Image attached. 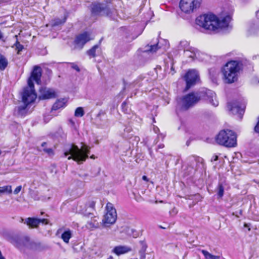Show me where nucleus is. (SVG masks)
<instances>
[{
  "mask_svg": "<svg viewBox=\"0 0 259 259\" xmlns=\"http://www.w3.org/2000/svg\"><path fill=\"white\" fill-rule=\"evenodd\" d=\"M204 100L214 107L219 105L216 94L214 92L207 89H202L196 93L189 94L178 100L177 109L181 111L188 110L199 101Z\"/></svg>",
  "mask_w": 259,
  "mask_h": 259,
  "instance_id": "f257e3e1",
  "label": "nucleus"
},
{
  "mask_svg": "<svg viewBox=\"0 0 259 259\" xmlns=\"http://www.w3.org/2000/svg\"><path fill=\"white\" fill-rule=\"evenodd\" d=\"M231 20L229 15L220 20L212 14H207L198 16L196 19V24L205 30L216 32L220 28L228 27Z\"/></svg>",
  "mask_w": 259,
  "mask_h": 259,
  "instance_id": "f03ea898",
  "label": "nucleus"
},
{
  "mask_svg": "<svg viewBox=\"0 0 259 259\" xmlns=\"http://www.w3.org/2000/svg\"><path fill=\"white\" fill-rule=\"evenodd\" d=\"M41 75V68L38 66H34L31 76L28 80V87L25 88L23 91V99L25 102H34L36 98L33 81H35L37 84H39Z\"/></svg>",
  "mask_w": 259,
  "mask_h": 259,
  "instance_id": "7ed1b4c3",
  "label": "nucleus"
},
{
  "mask_svg": "<svg viewBox=\"0 0 259 259\" xmlns=\"http://www.w3.org/2000/svg\"><path fill=\"white\" fill-rule=\"evenodd\" d=\"M90 147L82 144L80 148L74 145H69L64 149V155L68 159H73L78 163L85 161L90 153Z\"/></svg>",
  "mask_w": 259,
  "mask_h": 259,
  "instance_id": "20e7f679",
  "label": "nucleus"
},
{
  "mask_svg": "<svg viewBox=\"0 0 259 259\" xmlns=\"http://www.w3.org/2000/svg\"><path fill=\"white\" fill-rule=\"evenodd\" d=\"M241 69V63L237 61H230L223 67L222 70L224 81L231 83L238 79V74Z\"/></svg>",
  "mask_w": 259,
  "mask_h": 259,
  "instance_id": "39448f33",
  "label": "nucleus"
},
{
  "mask_svg": "<svg viewBox=\"0 0 259 259\" xmlns=\"http://www.w3.org/2000/svg\"><path fill=\"white\" fill-rule=\"evenodd\" d=\"M216 142L227 147H235L237 144L236 135L231 130H222L216 137Z\"/></svg>",
  "mask_w": 259,
  "mask_h": 259,
  "instance_id": "423d86ee",
  "label": "nucleus"
},
{
  "mask_svg": "<svg viewBox=\"0 0 259 259\" xmlns=\"http://www.w3.org/2000/svg\"><path fill=\"white\" fill-rule=\"evenodd\" d=\"M11 243L20 249H35L37 244L31 241L28 237H15L11 240Z\"/></svg>",
  "mask_w": 259,
  "mask_h": 259,
  "instance_id": "0eeeda50",
  "label": "nucleus"
},
{
  "mask_svg": "<svg viewBox=\"0 0 259 259\" xmlns=\"http://www.w3.org/2000/svg\"><path fill=\"white\" fill-rule=\"evenodd\" d=\"M106 211V212L102 220V226L105 228L109 227L110 225L114 224L117 219L116 211L112 203H107Z\"/></svg>",
  "mask_w": 259,
  "mask_h": 259,
  "instance_id": "6e6552de",
  "label": "nucleus"
},
{
  "mask_svg": "<svg viewBox=\"0 0 259 259\" xmlns=\"http://www.w3.org/2000/svg\"><path fill=\"white\" fill-rule=\"evenodd\" d=\"M202 0H181L180 8L185 13L190 14L198 9Z\"/></svg>",
  "mask_w": 259,
  "mask_h": 259,
  "instance_id": "1a4fd4ad",
  "label": "nucleus"
},
{
  "mask_svg": "<svg viewBox=\"0 0 259 259\" xmlns=\"http://www.w3.org/2000/svg\"><path fill=\"white\" fill-rule=\"evenodd\" d=\"M91 12L95 15L109 16L111 9L107 3H95L92 5Z\"/></svg>",
  "mask_w": 259,
  "mask_h": 259,
  "instance_id": "9d476101",
  "label": "nucleus"
},
{
  "mask_svg": "<svg viewBox=\"0 0 259 259\" xmlns=\"http://www.w3.org/2000/svg\"><path fill=\"white\" fill-rule=\"evenodd\" d=\"M184 78L188 89L195 84L199 80L198 72L195 69L189 70L185 75Z\"/></svg>",
  "mask_w": 259,
  "mask_h": 259,
  "instance_id": "9b49d317",
  "label": "nucleus"
},
{
  "mask_svg": "<svg viewBox=\"0 0 259 259\" xmlns=\"http://www.w3.org/2000/svg\"><path fill=\"white\" fill-rule=\"evenodd\" d=\"M228 107L233 114L238 115L240 119L242 118L244 112L245 106L244 105H240L239 102H234L229 103Z\"/></svg>",
  "mask_w": 259,
  "mask_h": 259,
  "instance_id": "f8f14e48",
  "label": "nucleus"
},
{
  "mask_svg": "<svg viewBox=\"0 0 259 259\" xmlns=\"http://www.w3.org/2000/svg\"><path fill=\"white\" fill-rule=\"evenodd\" d=\"M93 39L89 33L85 32L77 36L75 43L76 47L81 49L85 43Z\"/></svg>",
  "mask_w": 259,
  "mask_h": 259,
  "instance_id": "ddd939ff",
  "label": "nucleus"
},
{
  "mask_svg": "<svg viewBox=\"0 0 259 259\" xmlns=\"http://www.w3.org/2000/svg\"><path fill=\"white\" fill-rule=\"evenodd\" d=\"M55 97V92L52 89L47 88H42L40 89L39 99H48Z\"/></svg>",
  "mask_w": 259,
  "mask_h": 259,
  "instance_id": "4468645a",
  "label": "nucleus"
},
{
  "mask_svg": "<svg viewBox=\"0 0 259 259\" xmlns=\"http://www.w3.org/2000/svg\"><path fill=\"white\" fill-rule=\"evenodd\" d=\"M132 250V248L125 245H118L115 246L112 252L117 255H120L127 253Z\"/></svg>",
  "mask_w": 259,
  "mask_h": 259,
  "instance_id": "2eb2a0df",
  "label": "nucleus"
},
{
  "mask_svg": "<svg viewBox=\"0 0 259 259\" xmlns=\"http://www.w3.org/2000/svg\"><path fill=\"white\" fill-rule=\"evenodd\" d=\"M22 101L24 103V105L22 106H20L18 107L17 110L15 111V112H17L16 114L18 116H24L26 115L27 110H26V107L27 105L33 102H25V101L23 99V93L22 95Z\"/></svg>",
  "mask_w": 259,
  "mask_h": 259,
  "instance_id": "dca6fc26",
  "label": "nucleus"
},
{
  "mask_svg": "<svg viewBox=\"0 0 259 259\" xmlns=\"http://www.w3.org/2000/svg\"><path fill=\"white\" fill-rule=\"evenodd\" d=\"M98 220L99 218L97 217L92 218L91 220L87 222L85 225L86 227L91 230L99 228Z\"/></svg>",
  "mask_w": 259,
  "mask_h": 259,
  "instance_id": "f3484780",
  "label": "nucleus"
},
{
  "mask_svg": "<svg viewBox=\"0 0 259 259\" xmlns=\"http://www.w3.org/2000/svg\"><path fill=\"white\" fill-rule=\"evenodd\" d=\"M39 222L38 219L28 218L25 220V223L30 228H37L39 225Z\"/></svg>",
  "mask_w": 259,
  "mask_h": 259,
  "instance_id": "a211bd4d",
  "label": "nucleus"
},
{
  "mask_svg": "<svg viewBox=\"0 0 259 259\" xmlns=\"http://www.w3.org/2000/svg\"><path fill=\"white\" fill-rule=\"evenodd\" d=\"M66 106V100L64 99L57 100L53 105L52 108V112L60 108H64Z\"/></svg>",
  "mask_w": 259,
  "mask_h": 259,
  "instance_id": "6ab92c4d",
  "label": "nucleus"
},
{
  "mask_svg": "<svg viewBox=\"0 0 259 259\" xmlns=\"http://www.w3.org/2000/svg\"><path fill=\"white\" fill-rule=\"evenodd\" d=\"M185 54L188 57L192 59L193 60L195 59H200V53L198 51H189L187 50L185 51Z\"/></svg>",
  "mask_w": 259,
  "mask_h": 259,
  "instance_id": "aec40b11",
  "label": "nucleus"
},
{
  "mask_svg": "<svg viewBox=\"0 0 259 259\" xmlns=\"http://www.w3.org/2000/svg\"><path fill=\"white\" fill-rule=\"evenodd\" d=\"M8 61L2 54H0V70L4 71L8 66Z\"/></svg>",
  "mask_w": 259,
  "mask_h": 259,
  "instance_id": "412c9836",
  "label": "nucleus"
},
{
  "mask_svg": "<svg viewBox=\"0 0 259 259\" xmlns=\"http://www.w3.org/2000/svg\"><path fill=\"white\" fill-rule=\"evenodd\" d=\"M71 237L72 232L69 229L64 231L61 235V238L63 241L66 243L69 242V241Z\"/></svg>",
  "mask_w": 259,
  "mask_h": 259,
  "instance_id": "4be33fe9",
  "label": "nucleus"
},
{
  "mask_svg": "<svg viewBox=\"0 0 259 259\" xmlns=\"http://www.w3.org/2000/svg\"><path fill=\"white\" fill-rule=\"evenodd\" d=\"M201 252L206 259H220L219 256L212 255L206 250H202Z\"/></svg>",
  "mask_w": 259,
  "mask_h": 259,
  "instance_id": "5701e85b",
  "label": "nucleus"
},
{
  "mask_svg": "<svg viewBox=\"0 0 259 259\" xmlns=\"http://www.w3.org/2000/svg\"><path fill=\"white\" fill-rule=\"evenodd\" d=\"M12 192V186L10 185L0 187V194L4 193L11 194Z\"/></svg>",
  "mask_w": 259,
  "mask_h": 259,
  "instance_id": "b1692460",
  "label": "nucleus"
},
{
  "mask_svg": "<svg viewBox=\"0 0 259 259\" xmlns=\"http://www.w3.org/2000/svg\"><path fill=\"white\" fill-rule=\"evenodd\" d=\"M98 48L99 46L98 45H95L87 52L88 55L92 57H95L96 56V49Z\"/></svg>",
  "mask_w": 259,
  "mask_h": 259,
  "instance_id": "393cba45",
  "label": "nucleus"
},
{
  "mask_svg": "<svg viewBox=\"0 0 259 259\" xmlns=\"http://www.w3.org/2000/svg\"><path fill=\"white\" fill-rule=\"evenodd\" d=\"M84 114V112L82 107H78L76 109L74 115L76 117H82Z\"/></svg>",
  "mask_w": 259,
  "mask_h": 259,
  "instance_id": "a878e982",
  "label": "nucleus"
},
{
  "mask_svg": "<svg viewBox=\"0 0 259 259\" xmlns=\"http://www.w3.org/2000/svg\"><path fill=\"white\" fill-rule=\"evenodd\" d=\"M147 47V49L145 50V51L150 52L152 53L155 52L159 48L158 47V44L154 45L148 46Z\"/></svg>",
  "mask_w": 259,
  "mask_h": 259,
  "instance_id": "bb28decb",
  "label": "nucleus"
},
{
  "mask_svg": "<svg viewBox=\"0 0 259 259\" xmlns=\"http://www.w3.org/2000/svg\"><path fill=\"white\" fill-rule=\"evenodd\" d=\"M12 47H15V49L17 51V54H19L20 52L24 49L23 46L21 45L18 40L16 41V43Z\"/></svg>",
  "mask_w": 259,
  "mask_h": 259,
  "instance_id": "cd10ccee",
  "label": "nucleus"
},
{
  "mask_svg": "<svg viewBox=\"0 0 259 259\" xmlns=\"http://www.w3.org/2000/svg\"><path fill=\"white\" fill-rule=\"evenodd\" d=\"M218 194L219 197H222L224 195V187L221 184H219L218 187Z\"/></svg>",
  "mask_w": 259,
  "mask_h": 259,
  "instance_id": "c85d7f7f",
  "label": "nucleus"
},
{
  "mask_svg": "<svg viewBox=\"0 0 259 259\" xmlns=\"http://www.w3.org/2000/svg\"><path fill=\"white\" fill-rule=\"evenodd\" d=\"M95 203L96 202L95 201L90 200L87 202L86 206L89 208H90L92 209H94Z\"/></svg>",
  "mask_w": 259,
  "mask_h": 259,
  "instance_id": "c756f323",
  "label": "nucleus"
},
{
  "mask_svg": "<svg viewBox=\"0 0 259 259\" xmlns=\"http://www.w3.org/2000/svg\"><path fill=\"white\" fill-rule=\"evenodd\" d=\"M78 175H79V177L83 180H88L89 177V174L87 173H85V172L80 173V174H79Z\"/></svg>",
  "mask_w": 259,
  "mask_h": 259,
  "instance_id": "7c9ffc66",
  "label": "nucleus"
},
{
  "mask_svg": "<svg viewBox=\"0 0 259 259\" xmlns=\"http://www.w3.org/2000/svg\"><path fill=\"white\" fill-rule=\"evenodd\" d=\"M178 210L175 207H174L169 211V213L171 216H175L178 213Z\"/></svg>",
  "mask_w": 259,
  "mask_h": 259,
  "instance_id": "2f4dec72",
  "label": "nucleus"
},
{
  "mask_svg": "<svg viewBox=\"0 0 259 259\" xmlns=\"http://www.w3.org/2000/svg\"><path fill=\"white\" fill-rule=\"evenodd\" d=\"M70 65H71V67L73 69L75 70L77 72H79L80 71V69H79V67L77 66V64H75L74 63H70Z\"/></svg>",
  "mask_w": 259,
  "mask_h": 259,
  "instance_id": "473e14b6",
  "label": "nucleus"
},
{
  "mask_svg": "<svg viewBox=\"0 0 259 259\" xmlns=\"http://www.w3.org/2000/svg\"><path fill=\"white\" fill-rule=\"evenodd\" d=\"M44 151L48 153L49 155H53V151L51 148L44 149Z\"/></svg>",
  "mask_w": 259,
  "mask_h": 259,
  "instance_id": "72a5a7b5",
  "label": "nucleus"
},
{
  "mask_svg": "<svg viewBox=\"0 0 259 259\" xmlns=\"http://www.w3.org/2000/svg\"><path fill=\"white\" fill-rule=\"evenodd\" d=\"M21 189H22L21 186H19L17 187L14 191V193L16 195L18 194L21 190Z\"/></svg>",
  "mask_w": 259,
  "mask_h": 259,
  "instance_id": "f704fd0d",
  "label": "nucleus"
},
{
  "mask_svg": "<svg viewBox=\"0 0 259 259\" xmlns=\"http://www.w3.org/2000/svg\"><path fill=\"white\" fill-rule=\"evenodd\" d=\"M64 22H65V20L62 21V20H59V19L56 20H55V22L53 24V25L54 26L58 25L59 24H61L64 23Z\"/></svg>",
  "mask_w": 259,
  "mask_h": 259,
  "instance_id": "c9c22d12",
  "label": "nucleus"
},
{
  "mask_svg": "<svg viewBox=\"0 0 259 259\" xmlns=\"http://www.w3.org/2000/svg\"><path fill=\"white\" fill-rule=\"evenodd\" d=\"M38 220L39 221V224L40 223H42V224H45L46 225L48 224V223H49V221H48V220L47 219H38Z\"/></svg>",
  "mask_w": 259,
  "mask_h": 259,
  "instance_id": "e433bc0d",
  "label": "nucleus"
},
{
  "mask_svg": "<svg viewBox=\"0 0 259 259\" xmlns=\"http://www.w3.org/2000/svg\"><path fill=\"white\" fill-rule=\"evenodd\" d=\"M218 159V156L213 155L211 158V161H217Z\"/></svg>",
  "mask_w": 259,
  "mask_h": 259,
  "instance_id": "4c0bfd02",
  "label": "nucleus"
},
{
  "mask_svg": "<svg viewBox=\"0 0 259 259\" xmlns=\"http://www.w3.org/2000/svg\"><path fill=\"white\" fill-rule=\"evenodd\" d=\"M0 259H6L5 257L3 255L2 251L0 250Z\"/></svg>",
  "mask_w": 259,
  "mask_h": 259,
  "instance_id": "58836bf2",
  "label": "nucleus"
},
{
  "mask_svg": "<svg viewBox=\"0 0 259 259\" xmlns=\"http://www.w3.org/2000/svg\"><path fill=\"white\" fill-rule=\"evenodd\" d=\"M142 179L144 181H148V179L147 178V177L146 176H143L142 177Z\"/></svg>",
  "mask_w": 259,
  "mask_h": 259,
  "instance_id": "ea45409f",
  "label": "nucleus"
},
{
  "mask_svg": "<svg viewBox=\"0 0 259 259\" xmlns=\"http://www.w3.org/2000/svg\"><path fill=\"white\" fill-rule=\"evenodd\" d=\"M239 213H237V212H233V215H235L236 216L237 218H239Z\"/></svg>",
  "mask_w": 259,
  "mask_h": 259,
  "instance_id": "a19ab883",
  "label": "nucleus"
},
{
  "mask_svg": "<svg viewBox=\"0 0 259 259\" xmlns=\"http://www.w3.org/2000/svg\"><path fill=\"white\" fill-rule=\"evenodd\" d=\"M163 147H164V145L163 144H159L158 145V148L159 149L163 148Z\"/></svg>",
  "mask_w": 259,
  "mask_h": 259,
  "instance_id": "79ce46f5",
  "label": "nucleus"
},
{
  "mask_svg": "<svg viewBox=\"0 0 259 259\" xmlns=\"http://www.w3.org/2000/svg\"><path fill=\"white\" fill-rule=\"evenodd\" d=\"M171 71H172V72L171 73V74H174V73L175 72V71H174V67H173V66H172L171 67Z\"/></svg>",
  "mask_w": 259,
  "mask_h": 259,
  "instance_id": "37998d69",
  "label": "nucleus"
},
{
  "mask_svg": "<svg viewBox=\"0 0 259 259\" xmlns=\"http://www.w3.org/2000/svg\"><path fill=\"white\" fill-rule=\"evenodd\" d=\"M69 121L73 125H74L75 123L72 119H70Z\"/></svg>",
  "mask_w": 259,
  "mask_h": 259,
  "instance_id": "c03bdc74",
  "label": "nucleus"
},
{
  "mask_svg": "<svg viewBox=\"0 0 259 259\" xmlns=\"http://www.w3.org/2000/svg\"><path fill=\"white\" fill-rule=\"evenodd\" d=\"M3 33L1 32V31L0 30V39L3 38Z\"/></svg>",
  "mask_w": 259,
  "mask_h": 259,
  "instance_id": "a18cd8bd",
  "label": "nucleus"
},
{
  "mask_svg": "<svg viewBox=\"0 0 259 259\" xmlns=\"http://www.w3.org/2000/svg\"><path fill=\"white\" fill-rule=\"evenodd\" d=\"M256 16L257 18L258 19H259V10H258L257 12H256Z\"/></svg>",
  "mask_w": 259,
  "mask_h": 259,
  "instance_id": "49530a36",
  "label": "nucleus"
},
{
  "mask_svg": "<svg viewBox=\"0 0 259 259\" xmlns=\"http://www.w3.org/2000/svg\"><path fill=\"white\" fill-rule=\"evenodd\" d=\"M242 211L241 210H240L239 211V214L240 215H241L242 214Z\"/></svg>",
  "mask_w": 259,
  "mask_h": 259,
  "instance_id": "de8ad7c7",
  "label": "nucleus"
},
{
  "mask_svg": "<svg viewBox=\"0 0 259 259\" xmlns=\"http://www.w3.org/2000/svg\"><path fill=\"white\" fill-rule=\"evenodd\" d=\"M46 144V143L45 142H44V143H42L41 146L42 147H44Z\"/></svg>",
  "mask_w": 259,
  "mask_h": 259,
  "instance_id": "09e8293b",
  "label": "nucleus"
},
{
  "mask_svg": "<svg viewBox=\"0 0 259 259\" xmlns=\"http://www.w3.org/2000/svg\"><path fill=\"white\" fill-rule=\"evenodd\" d=\"M91 158H93V159H94V158H95V157H94V155H92V156H91Z\"/></svg>",
  "mask_w": 259,
  "mask_h": 259,
  "instance_id": "8fccbe9b",
  "label": "nucleus"
},
{
  "mask_svg": "<svg viewBox=\"0 0 259 259\" xmlns=\"http://www.w3.org/2000/svg\"><path fill=\"white\" fill-rule=\"evenodd\" d=\"M61 231V229H59V230H58V231H57V233H59V232H60Z\"/></svg>",
  "mask_w": 259,
  "mask_h": 259,
  "instance_id": "3c124183",
  "label": "nucleus"
},
{
  "mask_svg": "<svg viewBox=\"0 0 259 259\" xmlns=\"http://www.w3.org/2000/svg\"><path fill=\"white\" fill-rule=\"evenodd\" d=\"M160 228H162V229H165V228H164L163 227H161V226H160Z\"/></svg>",
  "mask_w": 259,
  "mask_h": 259,
  "instance_id": "603ef678",
  "label": "nucleus"
},
{
  "mask_svg": "<svg viewBox=\"0 0 259 259\" xmlns=\"http://www.w3.org/2000/svg\"><path fill=\"white\" fill-rule=\"evenodd\" d=\"M45 120H47V118H46V116L45 117Z\"/></svg>",
  "mask_w": 259,
  "mask_h": 259,
  "instance_id": "864d4df0",
  "label": "nucleus"
},
{
  "mask_svg": "<svg viewBox=\"0 0 259 259\" xmlns=\"http://www.w3.org/2000/svg\"><path fill=\"white\" fill-rule=\"evenodd\" d=\"M159 202H160V203H162V202H163V201H160Z\"/></svg>",
  "mask_w": 259,
  "mask_h": 259,
  "instance_id": "5fc2aeb1",
  "label": "nucleus"
},
{
  "mask_svg": "<svg viewBox=\"0 0 259 259\" xmlns=\"http://www.w3.org/2000/svg\"><path fill=\"white\" fill-rule=\"evenodd\" d=\"M1 153H2V151H1V150H0V155L1 154Z\"/></svg>",
  "mask_w": 259,
  "mask_h": 259,
  "instance_id": "6e6d98bb",
  "label": "nucleus"
}]
</instances>
